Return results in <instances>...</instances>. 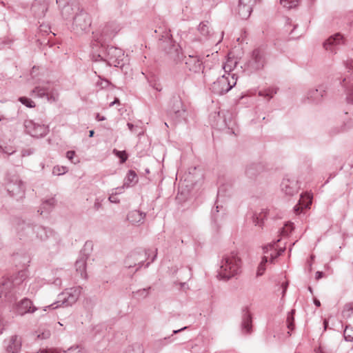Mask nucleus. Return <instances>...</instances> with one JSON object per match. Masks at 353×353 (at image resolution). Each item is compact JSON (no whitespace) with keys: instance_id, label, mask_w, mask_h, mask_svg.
I'll return each mask as SVG.
<instances>
[{"instance_id":"nucleus-1","label":"nucleus","mask_w":353,"mask_h":353,"mask_svg":"<svg viewBox=\"0 0 353 353\" xmlns=\"http://www.w3.org/2000/svg\"><path fill=\"white\" fill-rule=\"evenodd\" d=\"M26 279V271L22 270L11 276L3 277L0 281V303L9 305L15 314L21 316L34 313L39 310V307L33 305L32 302L27 298L16 303L18 296L25 290Z\"/></svg>"},{"instance_id":"nucleus-2","label":"nucleus","mask_w":353,"mask_h":353,"mask_svg":"<svg viewBox=\"0 0 353 353\" xmlns=\"http://www.w3.org/2000/svg\"><path fill=\"white\" fill-rule=\"evenodd\" d=\"M119 30V28L112 23L106 25L100 33L93 32V40L91 43L92 61H103L114 67L123 65V50L117 47L106 45L115 37Z\"/></svg>"},{"instance_id":"nucleus-3","label":"nucleus","mask_w":353,"mask_h":353,"mask_svg":"<svg viewBox=\"0 0 353 353\" xmlns=\"http://www.w3.org/2000/svg\"><path fill=\"white\" fill-rule=\"evenodd\" d=\"M17 230L20 238L23 236L32 237L35 235L38 240L44 243L48 249L52 250L54 252L58 251L61 239L59 235L52 229L39 225H32L22 222L19 225Z\"/></svg>"},{"instance_id":"nucleus-4","label":"nucleus","mask_w":353,"mask_h":353,"mask_svg":"<svg viewBox=\"0 0 353 353\" xmlns=\"http://www.w3.org/2000/svg\"><path fill=\"white\" fill-rule=\"evenodd\" d=\"M163 43H166L168 46H162L161 47L174 61L176 62H179L182 60H184L186 68L190 71L195 73L202 71V72L204 73L203 70V61L198 56L190 54L188 57L185 56L183 57L180 46L178 44L174 43L170 37L166 38Z\"/></svg>"},{"instance_id":"nucleus-5","label":"nucleus","mask_w":353,"mask_h":353,"mask_svg":"<svg viewBox=\"0 0 353 353\" xmlns=\"http://www.w3.org/2000/svg\"><path fill=\"white\" fill-rule=\"evenodd\" d=\"M241 259L236 251L225 254L221 261L218 275L221 279L229 280L241 272Z\"/></svg>"},{"instance_id":"nucleus-6","label":"nucleus","mask_w":353,"mask_h":353,"mask_svg":"<svg viewBox=\"0 0 353 353\" xmlns=\"http://www.w3.org/2000/svg\"><path fill=\"white\" fill-rule=\"evenodd\" d=\"M38 70L39 68L34 66L30 73L32 78L34 79L33 83L37 84L32 91V94L39 98L46 97L49 102L55 101L58 97L57 91L51 88L48 81H42L40 78L37 77Z\"/></svg>"},{"instance_id":"nucleus-7","label":"nucleus","mask_w":353,"mask_h":353,"mask_svg":"<svg viewBox=\"0 0 353 353\" xmlns=\"http://www.w3.org/2000/svg\"><path fill=\"white\" fill-rule=\"evenodd\" d=\"M81 287H74L66 289L64 292L59 294L58 300L51 305L45 307L43 311L46 312L47 308L56 309L61 305L65 307L71 306L78 300L81 294Z\"/></svg>"},{"instance_id":"nucleus-8","label":"nucleus","mask_w":353,"mask_h":353,"mask_svg":"<svg viewBox=\"0 0 353 353\" xmlns=\"http://www.w3.org/2000/svg\"><path fill=\"white\" fill-rule=\"evenodd\" d=\"M236 81L235 74H223L210 85L209 89L215 94L223 95L235 86Z\"/></svg>"},{"instance_id":"nucleus-9","label":"nucleus","mask_w":353,"mask_h":353,"mask_svg":"<svg viewBox=\"0 0 353 353\" xmlns=\"http://www.w3.org/2000/svg\"><path fill=\"white\" fill-rule=\"evenodd\" d=\"M280 239L276 241L268 243L263 247V251L264 256L262 257V260L259 265L256 275L260 276L263 274L265 270V265L268 262V257L270 256L271 262H272L276 258L280 256L284 251L285 248H277L276 244L279 242Z\"/></svg>"},{"instance_id":"nucleus-10","label":"nucleus","mask_w":353,"mask_h":353,"mask_svg":"<svg viewBox=\"0 0 353 353\" xmlns=\"http://www.w3.org/2000/svg\"><path fill=\"white\" fill-rule=\"evenodd\" d=\"M344 64L348 74L343 78L336 79V83L345 92L347 103L353 104V60H348Z\"/></svg>"},{"instance_id":"nucleus-11","label":"nucleus","mask_w":353,"mask_h":353,"mask_svg":"<svg viewBox=\"0 0 353 353\" xmlns=\"http://www.w3.org/2000/svg\"><path fill=\"white\" fill-rule=\"evenodd\" d=\"M267 63L266 54L261 49L252 51L249 59L245 63L243 69L248 73H252L262 70Z\"/></svg>"},{"instance_id":"nucleus-12","label":"nucleus","mask_w":353,"mask_h":353,"mask_svg":"<svg viewBox=\"0 0 353 353\" xmlns=\"http://www.w3.org/2000/svg\"><path fill=\"white\" fill-rule=\"evenodd\" d=\"M92 19L90 14L81 6L74 15L72 28L76 34H82L90 30Z\"/></svg>"},{"instance_id":"nucleus-13","label":"nucleus","mask_w":353,"mask_h":353,"mask_svg":"<svg viewBox=\"0 0 353 353\" xmlns=\"http://www.w3.org/2000/svg\"><path fill=\"white\" fill-rule=\"evenodd\" d=\"M61 15L65 20L73 19L81 6L75 0H56Z\"/></svg>"},{"instance_id":"nucleus-14","label":"nucleus","mask_w":353,"mask_h":353,"mask_svg":"<svg viewBox=\"0 0 353 353\" xmlns=\"http://www.w3.org/2000/svg\"><path fill=\"white\" fill-rule=\"evenodd\" d=\"M6 189L8 194L19 200L23 197L24 185L17 175L8 176L7 179Z\"/></svg>"},{"instance_id":"nucleus-15","label":"nucleus","mask_w":353,"mask_h":353,"mask_svg":"<svg viewBox=\"0 0 353 353\" xmlns=\"http://www.w3.org/2000/svg\"><path fill=\"white\" fill-rule=\"evenodd\" d=\"M149 256L150 254L148 252L142 250L132 252L125 261V266L128 268L137 266L135 270V272H137L141 268L145 260L147 259Z\"/></svg>"},{"instance_id":"nucleus-16","label":"nucleus","mask_w":353,"mask_h":353,"mask_svg":"<svg viewBox=\"0 0 353 353\" xmlns=\"http://www.w3.org/2000/svg\"><path fill=\"white\" fill-rule=\"evenodd\" d=\"M347 39L341 33L329 37L323 43L324 49L332 54H336L339 48L345 46Z\"/></svg>"},{"instance_id":"nucleus-17","label":"nucleus","mask_w":353,"mask_h":353,"mask_svg":"<svg viewBox=\"0 0 353 353\" xmlns=\"http://www.w3.org/2000/svg\"><path fill=\"white\" fill-rule=\"evenodd\" d=\"M169 112L173 113L179 121H185L188 117L186 110L183 107V103L179 96L174 95L169 103Z\"/></svg>"},{"instance_id":"nucleus-18","label":"nucleus","mask_w":353,"mask_h":353,"mask_svg":"<svg viewBox=\"0 0 353 353\" xmlns=\"http://www.w3.org/2000/svg\"><path fill=\"white\" fill-rule=\"evenodd\" d=\"M227 189L225 185H221L218 189L217 192V200L216 201V212L213 210L212 212V222L219 227V220L221 216L223 214L224 209L223 206L220 204V201L224 199L226 196Z\"/></svg>"},{"instance_id":"nucleus-19","label":"nucleus","mask_w":353,"mask_h":353,"mask_svg":"<svg viewBox=\"0 0 353 353\" xmlns=\"http://www.w3.org/2000/svg\"><path fill=\"white\" fill-rule=\"evenodd\" d=\"M198 30L200 34L204 37L205 40L210 41L212 43H219L221 41L223 37V32H221L219 37H217L214 33H212L208 21H202L198 26Z\"/></svg>"},{"instance_id":"nucleus-20","label":"nucleus","mask_w":353,"mask_h":353,"mask_svg":"<svg viewBox=\"0 0 353 353\" xmlns=\"http://www.w3.org/2000/svg\"><path fill=\"white\" fill-rule=\"evenodd\" d=\"M188 328V326H185L181 329L174 330H173L172 334L171 336H166V337L154 341L152 344L153 351L155 353H157V352L161 351L165 346L172 343L175 340V338L172 337L173 334H179V333L187 330Z\"/></svg>"},{"instance_id":"nucleus-21","label":"nucleus","mask_w":353,"mask_h":353,"mask_svg":"<svg viewBox=\"0 0 353 353\" xmlns=\"http://www.w3.org/2000/svg\"><path fill=\"white\" fill-rule=\"evenodd\" d=\"M48 6L49 2L47 0H34L32 3L30 10L35 18L40 19L45 17Z\"/></svg>"},{"instance_id":"nucleus-22","label":"nucleus","mask_w":353,"mask_h":353,"mask_svg":"<svg viewBox=\"0 0 353 353\" xmlns=\"http://www.w3.org/2000/svg\"><path fill=\"white\" fill-rule=\"evenodd\" d=\"M281 189L285 194L292 196L298 192L299 185L294 178L285 177L281 183Z\"/></svg>"},{"instance_id":"nucleus-23","label":"nucleus","mask_w":353,"mask_h":353,"mask_svg":"<svg viewBox=\"0 0 353 353\" xmlns=\"http://www.w3.org/2000/svg\"><path fill=\"white\" fill-rule=\"evenodd\" d=\"M6 353H19L21 348V339L17 335H13L3 341Z\"/></svg>"},{"instance_id":"nucleus-24","label":"nucleus","mask_w":353,"mask_h":353,"mask_svg":"<svg viewBox=\"0 0 353 353\" xmlns=\"http://www.w3.org/2000/svg\"><path fill=\"white\" fill-rule=\"evenodd\" d=\"M241 331L245 334H250L252 331V315L249 307L245 306L242 309Z\"/></svg>"},{"instance_id":"nucleus-25","label":"nucleus","mask_w":353,"mask_h":353,"mask_svg":"<svg viewBox=\"0 0 353 353\" xmlns=\"http://www.w3.org/2000/svg\"><path fill=\"white\" fill-rule=\"evenodd\" d=\"M327 86L321 84L316 89H310L306 94L307 99L313 103H319L326 94Z\"/></svg>"},{"instance_id":"nucleus-26","label":"nucleus","mask_w":353,"mask_h":353,"mask_svg":"<svg viewBox=\"0 0 353 353\" xmlns=\"http://www.w3.org/2000/svg\"><path fill=\"white\" fill-rule=\"evenodd\" d=\"M219 119L222 120L221 123H217L216 127L219 130H223V128H227L229 132L232 134L234 133V131L232 128V125L234 123V121L232 119V114L229 112L225 111H219L218 112Z\"/></svg>"},{"instance_id":"nucleus-27","label":"nucleus","mask_w":353,"mask_h":353,"mask_svg":"<svg viewBox=\"0 0 353 353\" xmlns=\"http://www.w3.org/2000/svg\"><path fill=\"white\" fill-rule=\"evenodd\" d=\"M257 0H239L238 12L243 19H247L252 12V8Z\"/></svg>"},{"instance_id":"nucleus-28","label":"nucleus","mask_w":353,"mask_h":353,"mask_svg":"<svg viewBox=\"0 0 353 353\" xmlns=\"http://www.w3.org/2000/svg\"><path fill=\"white\" fill-rule=\"evenodd\" d=\"M13 261L17 266H20L23 269L22 270H26V274H28V270H26L27 266L30 262V258L29 255L26 253H16L12 256ZM20 272V270L19 271Z\"/></svg>"},{"instance_id":"nucleus-29","label":"nucleus","mask_w":353,"mask_h":353,"mask_svg":"<svg viewBox=\"0 0 353 353\" xmlns=\"http://www.w3.org/2000/svg\"><path fill=\"white\" fill-rule=\"evenodd\" d=\"M312 196L309 193H303L300 196L298 203L294 207V211L296 212L303 209L309 208L312 204Z\"/></svg>"},{"instance_id":"nucleus-30","label":"nucleus","mask_w":353,"mask_h":353,"mask_svg":"<svg viewBox=\"0 0 353 353\" xmlns=\"http://www.w3.org/2000/svg\"><path fill=\"white\" fill-rule=\"evenodd\" d=\"M145 214L139 210H132L127 216L128 220L132 224H142L144 221Z\"/></svg>"},{"instance_id":"nucleus-31","label":"nucleus","mask_w":353,"mask_h":353,"mask_svg":"<svg viewBox=\"0 0 353 353\" xmlns=\"http://www.w3.org/2000/svg\"><path fill=\"white\" fill-rule=\"evenodd\" d=\"M87 259L88 256L83 254L77 260L75 263L76 270L78 273H79L81 277L83 279L87 278V274L85 272Z\"/></svg>"},{"instance_id":"nucleus-32","label":"nucleus","mask_w":353,"mask_h":353,"mask_svg":"<svg viewBox=\"0 0 353 353\" xmlns=\"http://www.w3.org/2000/svg\"><path fill=\"white\" fill-rule=\"evenodd\" d=\"M268 214V209H261L259 212H254L252 216V221L255 226L262 228L263 225L264 219L267 217Z\"/></svg>"},{"instance_id":"nucleus-33","label":"nucleus","mask_w":353,"mask_h":353,"mask_svg":"<svg viewBox=\"0 0 353 353\" xmlns=\"http://www.w3.org/2000/svg\"><path fill=\"white\" fill-rule=\"evenodd\" d=\"M54 204H55L54 198H50L49 199H47L42 203V204L40 207V209L38 210V212H39L40 214H41V215L43 213L48 214L53 208Z\"/></svg>"},{"instance_id":"nucleus-34","label":"nucleus","mask_w":353,"mask_h":353,"mask_svg":"<svg viewBox=\"0 0 353 353\" xmlns=\"http://www.w3.org/2000/svg\"><path fill=\"white\" fill-rule=\"evenodd\" d=\"M137 181L138 176L136 172L133 170H129L124 179L123 184L125 188H129L136 184Z\"/></svg>"},{"instance_id":"nucleus-35","label":"nucleus","mask_w":353,"mask_h":353,"mask_svg":"<svg viewBox=\"0 0 353 353\" xmlns=\"http://www.w3.org/2000/svg\"><path fill=\"white\" fill-rule=\"evenodd\" d=\"M236 60L229 57L222 65V68L225 72L224 74L228 75V74H231L230 72L236 68Z\"/></svg>"},{"instance_id":"nucleus-36","label":"nucleus","mask_w":353,"mask_h":353,"mask_svg":"<svg viewBox=\"0 0 353 353\" xmlns=\"http://www.w3.org/2000/svg\"><path fill=\"white\" fill-rule=\"evenodd\" d=\"M48 127L43 125V124H38L37 126H36V128L34 129V132H33V137H43L47 134L48 132Z\"/></svg>"},{"instance_id":"nucleus-37","label":"nucleus","mask_w":353,"mask_h":353,"mask_svg":"<svg viewBox=\"0 0 353 353\" xmlns=\"http://www.w3.org/2000/svg\"><path fill=\"white\" fill-rule=\"evenodd\" d=\"M124 353H144L143 346L139 343H133L125 349Z\"/></svg>"},{"instance_id":"nucleus-38","label":"nucleus","mask_w":353,"mask_h":353,"mask_svg":"<svg viewBox=\"0 0 353 353\" xmlns=\"http://www.w3.org/2000/svg\"><path fill=\"white\" fill-rule=\"evenodd\" d=\"M259 166L256 164H251L247 167L245 174L248 177L252 179L259 173Z\"/></svg>"},{"instance_id":"nucleus-39","label":"nucleus","mask_w":353,"mask_h":353,"mask_svg":"<svg viewBox=\"0 0 353 353\" xmlns=\"http://www.w3.org/2000/svg\"><path fill=\"white\" fill-rule=\"evenodd\" d=\"M38 124L39 123L34 122L32 120H26L23 124L26 132L32 137L33 132H34V129Z\"/></svg>"},{"instance_id":"nucleus-40","label":"nucleus","mask_w":353,"mask_h":353,"mask_svg":"<svg viewBox=\"0 0 353 353\" xmlns=\"http://www.w3.org/2000/svg\"><path fill=\"white\" fill-rule=\"evenodd\" d=\"M294 314L295 310L292 309L290 312H288L286 319L287 327L292 331L294 329Z\"/></svg>"},{"instance_id":"nucleus-41","label":"nucleus","mask_w":353,"mask_h":353,"mask_svg":"<svg viewBox=\"0 0 353 353\" xmlns=\"http://www.w3.org/2000/svg\"><path fill=\"white\" fill-rule=\"evenodd\" d=\"M276 88H268L265 90L259 91V95L265 98H267L268 100H270L275 94H276Z\"/></svg>"},{"instance_id":"nucleus-42","label":"nucleus","mask_w":353,"mask_h":353,"mask_svg":"<svg viewBox=\"0 0 353 353\" xmlns=\"http://www.w3.org/2000/svg\"><path fill=\"white\" fill-rule=\"evenodd\" d=\"M112 153L120 159V163H123L128 159V154L125 150L119 151L117 149H114Z\"/></svg>"},{"instance_id":"nucleus-43","label":"nucleus","mask_w":353,"mask_h":353,"mask_svg":"<svg viewBox=\"0 0 353 353\" xmlns=\"http://www.w3.org/2000/svg\"><path fill=\"white\" fill-rule=\"evenodd\" d=\"M343 336H344L345 339L347 341H353V327L350 325H347L344 330Z\"/></svg>"},{"instance_id":"nucleus-44","label":"nucleus","mask_w":353,"mask_h":353,"mask_svg":"<svg viewBox=\"0 0 353 353\" xmlns=\"http://www.w3.org/2000/svg\"><path fill=\"white\" fill-rule=\"evenodd\" d=\"M299 0H280L281 4L288 9L296 7Z\"/></svg>"},{"instance_id":"nucleus-45","label":"nucleus","mask_w":353,"mask_h":353,"mask_svg":"<svg viewBox=\"0 0 353 353\" xmlns=\"http://www.w3.org/2000/svg\"><path fill=\"white\" fill-rule=\"evenodd\" d=\"M342 314L344 317H350L353 314V303L346 304L344 307Z\"/></svg>"},{"instance_id":"nucleus-46","label":"nucleus","mask_w":353,"mask_h":353,"mask_svg":"<svg viewBox=\"0 0 353 353\" xmlns=\"http://www.w3.org/2000/svg\"><path fill=\"white\" fill-rule=\"evenodd\" d=\"M149 289H150V288H143V289L139 290L136 292H133L134 297L142 298V299L147 297L149 294V292H148Z\"/></svg>"},{"instance_id":"nucleus-47","label":"nucleus","mask_w":353,"mask_h":353,"mask_svg":"<svg viewBox=\"0 0 353 353\" xmlns=\"http://www.w3.org/2000/svg\"><path fill=\"white\" fill-rule=\"evenodd\" d=\"M68 172V168L64 166H54L52 169V174L59 176Z\"/></svg>"},{"instance_id":"nucleus-48","label":"nucleus","mask_w":353,"mask_h":353,"mask_svg":"<svg viewBox=\"0 0 353 353\" xmlns=\"http://www.w3.org/2000/svg\"><path fill=\"white\" fill-rule=\"evenodd\" d=\"M294 224L292 223H287L284 227L281 228V234L283 236L288 235L294 229Z\"/></svg>"},{"instance_id":"nucleus-49","label":"nucleus","mask_w":353,"mask_h":353,"mask_svg":"<svg viewBox=\"0 0 353 353\" xmlns=\"http://www.w3.org/2000/svg\"><path fill=\"white\" fill-rule=\"evenodd\" d=\"M19 101L22 104L25 105L28 108H34L35 106L34 102L28 97H19Z\"/></svg>"},{"instance_id":"nucleus-50","label":"nucleus","mask_w":353,"mask_h":353,"mask_svg":"<svg viewBox=\"0 0 353 353\" xmlns=\"http://www.w3.org/2000/svg\"><path fill=\"white\" fill-rule=\"evenodd\" d=\"M110 82L108 80L102 79L101 77H99V79L96 83L97 87L99 88L100 89H104L108 88L110 85Z\"/></svg>"},{"instance_id":"nucleus-51","label":"nucleus","mask_w":353,"mask_h":353,"mask_svg":"<svg viewBox=\"0 0 353 353\" xmlns=\"http://www.w3.org/2000/svg\"><path fill=\"white\" fill-rule=\"evenodd\" d=\"M61 353H83L81 348L79 346L71 347L67 350H59Z\"/></svg>"},{"instance_id":"nucleus-52","label":"nucleus","mask_w":353,"mask_h":353,"mask_svg":"<svg viewBox=\"0 0 353 353\" xmlns=\"http://www.w3.org/2000/svg\"><path fill=\"white\" fill-rule=\"evenodd\" d=\"M149 83L150 85L157 91L160 92L162 90V86L159 82L150 81Z\"/></svg>"},{"instance_id":"nucleus-53","label":"nucleus","mask_w":353,"mask_h":353,"mask_svg":"<svg viewBox=\"0 0 353 353\" xmlns=\"http://www.w3.org/2000/svg\"><path fill=\"white\" fill-rule=\"evenodd\" d=\"M50 336V332L49 331H44L41 334H39L37 335V337L38 339H48Z\"/></svg>"},{"instance_id":"nucleus-54","label":"nucleus","mask_w":353,"mask_h":353,"mask_svg":"<svg viewBox=\"0 0 353 353\" xmlns=\"http://www.w3.org/2000/svg\"><path fill=\"white\" fill-rule=\"evenodd\" d=\"M117 195V194H115L114 192H112V193L108 197V200L110 201V202L114 203H118L119 202V200L117 198V196H116Z\"/></svg>"},{"instance_id":"nucleus-55","label":"nucleus","mask_w":353,"mask_h":353,"mask_svg":"<svg viewBox=\"0 0 353 353\" xmlns=\"http://www.w3.org/2000/svg\"><path fill=\"white\" fill-rule=\"evenodd\" d=\"M316 353H334V352L331 350H329L324 347L320 346L316 350Z\"/></svg>"},{"instance_id":"nucleus-56","label":"nucleus","mask_w":353,"mask_h":353,"mask_svg":"<svg viewBox=\"0 0 353 353\" xmlns=\"http://www.w3.org/2000/svg\"><path fill=\"white\" fill-rule=\"evenodd\" d=\"M125 188V186H124V184H123V186L118 187V188H115L114 190H112V192L114 191L115 194H119L122 193V192Z\"/></svg>"},{"instance_id":"nucleus-57","label":"nucleus","mask_w":353,"mask_h":353,"mask_svg":"<svg viewBox=\"0 0 353 353\" xmlns=\"http://www.w3.org/2000/svg\"><path fill=\"white\" fill-rule=\"evenodd\" d=\"M74 155H75L74 151L70 150L66 152V157L70 160H72L73 159V157H74Z\"/></svg>"},{"instance_id":"nucleus-58","label":"nucleus","mask_w":353,"mask_h":353,"mask_svg":"<svg viewBox=\"0 0 353 353\" xmlns=\"http://www.w3.org/2000/svg\"><path fill=\"white\" fill-rule=\"evenodd\" d=\"M288 283L286 282V283H282V288H283V292H282V296H285V294L286 292V290H287V288H288Z\"/></svg>"},{"instance_id":"nucleus-59","label":"nucleus","mask_w":353,"mask_h":353,"mask_svg":"<svg viewBox=\"0 0 353 353\" xmlns=\"http://www.w3.org/2000/svg\"><path fill=\"white\" fill-rule=\"evenodd\" d=\"M96 119L98 121H102L105 120V117L104 116L101 115L100 114L97 113L95 117Z\"/></svg>"},{"instance_id":"nucleus-60","label":"nucleus","mask_w":353,"mask_h":353,"mask_svg":"<svg viewBox=\"0 0 353 353\" xmlns=\"http://www.w3.org/2000/svg\"><path fill=\"white\" fill-rule=\"evenodd\" d=\"M324 274L323 272H320V271H317L316 272V280H319L320 279H321L323 276Z\"/></svg>"},{"instance_id":"nucleus-61","label":"nucleus","mask_w":353,"mask_h":353,"mask_svg":"<svg viewBox=\"0 0 353 353\" xmlns=\"http://www.w3.org/2000/svg\"><path fill=\"white\" fill-rule=\"evenodd\" d=\"M53 283L54 285L56 286H60L61 284V281L60 279L59 278H57L54 281H53Z\"/></svg>"},{"instance_id":"nucleus-62","label":"nucleus","mask_w":353,"mask_h":353,"mask_svg":"<svg viewBox=\"0 0 353 353\" xmlns=\"http://www.w3.org/2000/svg\"><path fill=\"white\" fill-rule=\"evenodd\" d=\"M119 103V99L116 98L112 102H111L109 105L110 107L113 106L114 104Z\"/></svg>"},{"instance_id":"nucleus-63","label":"nucleus","mask_w":353,"mask_h":353,"mask_svg":"<svg viewBox=\"0 0 353 353\" xmlns=\"http://www.w3.org/2000/svg\"><path fill=\"white\" fill-rule=\"evenodd\" d=\"M127 125H128V128H129V130H130V131H132V132H133V131H134V125H133L132 123H127Z\"/></svg>"},{"instance_id":"nucleus-64","label":"nucleus","mask_w":353,"mask_h":353,"mask_svg":"<svg viewBox=\"0 0 353 353\" xmlns=\"http://www.w3.org/2000/svg\"><path fill=\"white\" fill-rule=\"evenodd\" d=\"M323 327H324V330H326L327 329V327H328V321L327 319H325L323 321Z\"/></svg>"}]
</instances>
